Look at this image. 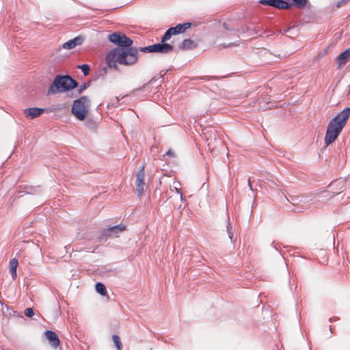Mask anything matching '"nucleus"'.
<instances>
[{
  "label": "nucleus",
  "mask_w": 350,
  "mask_h": 350,
  "mask_svg": "<svg viewBox=\"0 0 350 350\" xmlns=\"http://www.w3.org/2000/svg\"><path fill=\"white\" fill-rule=\"evenodd\" d=\"M105 61L109 68L117 70L118 64L129 66L135 64L137 52L133 49L116 48L108 53Z\"/></svg>",
  "instance_id": "f257e3e1"
},
{
  "label": "nucleus",
  "mask_w": 350,
  "mask_h": 350,
  "mask_svg": "<svg viewBox=\"0 0 350 350\" xmlns=\"http://www.w3.org/2000/svg\"><path fill=\"white\" fill-rule=\"evenodd\" d=\"M349 117L350 108L347 107L329 122L324 138L325 146H328L337 139Z\"/></svg>",
  "instance_id": "f03ea898"
},
{
  "label": "nucleus",
  "mask_w": 350,
  "mask_h": 350,
  "mask_svg": "<svg viewBox=\"0 0 350 350\" xmlns=\"http://www.w3.org/2000/svg\"><path fill=\"white\" fill-rule=\"evenodd\" d=\"M191 27V23H185L183 24H178L174 27L170 28L165 33L162 38V42L155 44L146 47L141 48L140 51L142 52L153 53L157 52L161 53H167L172 50V45L164 43L168 40L172 35L183 33L186 29Z\"/></svg>",
  "instance_id": "7ed1b4c3"
},
{
  "label": "nucleus",
  "mask_w": 350,
  "mask_h": 350,
  "mask_svg": "<svg viewBox=\"0 0 350 350\" xmlns=\"http://www.w3.org/2000/svg\"><path fill=\"white\" fill-rule=\"evenodd\" d=\"M77 83L70 76H57L48 90L49 94L65 92L76 88Z\"/></svg>",
  "instance_id": "20e7f679"
},
{
  "label": "nucleus",
  "mask_w": 350,
  "mask_h": 350,
  "mask_svg": "<svg viewBox=\"0 0 350 350\" xmlns=\"http://www.w3.org/2000/svg\"><path fill=\"white\" fill-rule=\"evenodd\" d=\"M90 108V98L88 96H82L73 102L71 111L78 120L83 121L89 115Z\"/></svg>",
  "instance_id": "39448f33"
},
{
  "label": "nucleus",
  "mask_w": 350,
  "mask_h": 350,
  "mask_svg": "<svg viewBox=\"0 0 350 350\" xmlns=\"http://www.w3.org/2000/svg\"><path fill=\"white\" fill-rule=\"evenodd\" d=\"M108 38L112 43L120 46V48H126L133 44V41L130 38L120 32L110 34Z\"/></svg>",
  "instance_id": "423d86ee"
},
{
  "label": "nucleus",
  "mask_w": 350,
  "mask_h": 350,
  "mask_svg": "<svg viewBox=\"0 0 350 350\" xmlns=\"http://www.w3.org/2000/svg\"><path fill=\"white\" fill-rule=\"evenodd\" d=\"M260 3L263 5L273 6L278 9H287L291 7L289 3L283 0H260Z\"/></svg>",
  "instance_id": "0eeeda50"
},
{
  "label": "nucleus",
  "mask_w": 350,
  "mask_h": 350,
  "mask_svg": "<svg viewBox=\"0 0 350 350\" xmlns=\"http://www.w3.org/2000/svg\"><path fill=\"white\" fill-rule=\"evenodd\" d=\"M135 185L136 191L138 193V195H142L145 186L144 173L143 172V169H142V170L137 174Z\"/></svg>",
  "instance_id": "6e6552de"
},
{
  "label": "nucleus",
  "mask_w": 350,
  "mask_h": 350,
  "mask_svg": "<svg viewBox=\"0 0 350 350\" xmlns=\"http://www.w3.org/2000/svg\"><path fill=\"white\" fill-rule=\"evenodd\" d=\"M83 38L81 36L76 37L65 42L62 48L66 50H70L75 48L77 46H80L83 42Z\"/></svg>",
  "instance_id": "1a4fd4ad"
},
{
  "label": "nucleus",
  "mask_w": 350,
  "mask_h": 350,
  "mask_svg": "<svg viewBox=\"0 0 350 350\" xmlns=\"http://www.w3.org/2000/svg\"><path fill=\"white\" fill-rule=\"evenodd\" d=\"M44 109L38 107L27 108L24 110L25 116L29 119H33L39 117L44 112Z\"/></svg>",
  "instance_id": "9d476101"
},
{
  "label": "nucleus",
  "mask_w": 350,
  "mask_h": 350,
  "mask_svg": "<svg viewBox=\"0 0 350 350\" xmlns=\"http://www.w3.org/2000/svg\"><path fill=\"white\" fill-rule=\"evenodd\" d=\"M350 59V47L342 52L336 58V61L338 67L340 68L344 66Z\"/></svg>",
  "instance_id": "9b49d317"
},
{
  "label": "nucleus",
  "mask_w": 350,
  "mask_h": 350,
  "mask_svg": "<svg viewBox=\"0 0 350 350\" xmlns=\"http://www.w3.org/2000/svg\"><path fill=\"white\" fill-rule=\"evenodd\" d=\"M45 336L53 348L56 349L59 346V340L57 334L54 332L46 331L45 332Z\"/></svg>",
  "instance_id": "f8f14e48"
},
{
  "label": "nucleus",
  "mask_w": 350,
  "mask_h": 350,
  "mask_svg": "<svg viewBox=\"0 0 350 350\" xmlns=\"http://www.w3.org/2000/svg\"><path fill=\"white\" fill-rule=\"evenodd\" d=\"M18 265V262L16 258H13L10 260L9 265V270L13 280H15L17 276L16 269Z\"/></svg>",
  "instance_id": "ddd939ff"
},
{
  "label": "nucleus",
  "mask_w": 350,
  "mask_h": 350,
  "mask_svg": "<svg viewBox=\"0 0 350 350\" xmlns=\"http://www.w3.org/2000/svg\"><path fill=\"white\" fill-rule=\"evenodd\" d=\"M96 291L102 295H105L107 294V290L104 284L101 283H97L96 284Z\"/></svg>",
  "instance_id": "4468645a"
},
{
  "label": "nucleus",
  "mask_w": 350,
  "mask_h": 350,
  "mask_svg": "<svg viewBox=\"0 0 350 350\" xmlns=\"http://www.w3.org/2000/svg\"><path fill=\"white\" fill-rule=\"evenodd\" d=\"M113 341L117 348L118 350H122V343L120 341V338L117 335H113L112 337Z\"/></svg>",
  "instance_id": "2eb2a0df"
},
{
  "label": "nucleus",
  "mask_w": 350,
  "mask_h": 350,
  "mask_svg": "<svg viewBox=\"0 0 350 350\" xmlns=\"http://www.w3.org/2000/svg\"><path fill=\"white\" fill-rule=\"evenodd\" d=\"M125 229H126L125 226H124V225H119V226H114V227L111 228L110 229V231L111 232L117 234L118 232H122V231L125 230Z\"/></svg>",
  "instance_id": "dca6fc26"
},
{
  "label": "nucleus",
  "mask_w": 350,
  "mask_h": 350,
  "mask_svg": "<svg viewBox=\"0 0 350 350\" xmlns=\"http://www.w3.org/2000/svg\"><path fill=\"white\" fill-rule=\"evenodd\" d=\"M295 5L299 8H304L306 7L308 0H292Z\"/></svg>",
  "instance_id": "f3484780"
},
{
  "label": "nucleus",
  "mask_w": 350,
  "mask_h": 350,
  "mask_svg": "<svg viewBox=\"0 0 350 350\" xmlns=\"http://www.w3.org/2000/svg\"><path fill=\"white\" fill-rule=\"evenodd\" d=\"M78 68L82 70L84 75H88L89 74L90 68L88 65H86V64L79 65L78 66Z\"/></svg>",
  "instance_id": "a211bd4d"
},
{
  "label": "nucleus",
  "mask_w": 350,
  "mask_h": 350,
  "mask_svg": "<svg viewBox=\"0 0 350 350\" xmlns=\"http://www.w3.org/2000/svg\"><path fill=\"white\" fill-rule=\"evenodd\" d=\"M193 42L191 40H185L183 42V49H189L191 48V45H192Z\"/></svg>",
  "instance_id": "6ab92c4d"
},
{
  "label": "nucleus",
  "mask_w": 350,
  "mask_h": 350,
  "mask_svg": "<svg viewBox=\"0 0 350 350\" xmlns=\"http://www.w3.org/2000/svg\"><path fill=\"white\" fill-rule=\"evenodd\" d=\"M25 314L26 316L31 317L33 315L34 313H33V309L31 308H29L25 310Z\"/></svg>",
  "instance_id": "aec40b11"
},
{
  "label": "nucleus",
  "mask_w": 350,
  "mask_h": 350,
  "mask_svg": "<svg viewBox=\"0 0 350 350\" xmlns=\"http://www.w3.org/2000/svg\"><path fill=\"white\" fill-rule=\"evenodd\" d=\"M180 186V183H174V189H176V191H177V193H180V198L183 197V194L182 193L180 192V188L178 187Z\"/></svg>",
  "instance_id": "412c9836"
},
{
  "label": "nucleus",
  "mask_w": 350,
  "mask_h": 350,
  "mask_svg": "<svg viewBox=\"0 0 350 350\" xmlns=\"http://www.w3.org/2000/svg\"><path fill=\"white\" fill-rule=\"evenodd\" d=\"M166 154L169 157H175V153L172 150H169L167 152H166Z\"/></svg>",
  "instance_id": "4be33fe9"
}]
</instances>
